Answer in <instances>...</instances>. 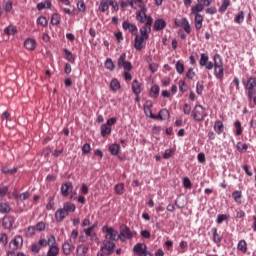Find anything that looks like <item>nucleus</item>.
<instances>
[{"mask_svg": "<svg viewBox=\"0 0 256 256\" xmlns=\"http://www.w3.org/2000/svg\"><path fill=\"white\" fill-rule=\"evenodd\" d=\"M213 69L214 75L216 79H220L222 81L223 77H225V68L223 67V58L219 54H215L213 57Z\"/></svg>", "mask_w": 256, "mask_h": 256, "instance_id": "1", "label": "nucleus"}, {"mask_svg": "<svg viewBox=\"0 0 256 256\" xmlns=\"http://www.w3.org/2000/svg\"><path fill=\"white\" fill-rule=\"evenodd\" d=\"M192 117L195 121L201 122L207 117V112H205V108L202 105H196L192 110Z\"/></svg>", "mask_w": 256, "mask_h": 256, "instance_id": "2", "label": "nucleus"}, {"mask_svg": "<svg viewBox=\"0 0 256 256\" xmlns=\"http://www.w3.org/2000/svg\"><path fill=\"white\" fill-rule=\"evenodd\" d=\"M102 231L103 233H106L105 239L108 241H119V239H121L119 232L113 229V227L104 226L102 228Z\"/></svg>", "mask_w": 256, "mask_h": 256, "instance_id": "3", "label": "nucleus"}, {"mask_svg": "<svg viewBox=\"0 0 256 256\" xmlns=\"http://www.w3.org/2000/svg\"><path fill=\"white\" fill-rule=\"evenodd\" d=\"M140 10L136 12V21L138 23H147L150 19H153L151 16H147V7L145 5H139Z\"/></svg>", "mask_w": 256, "mask_h": 256, "instance_id": "4", "label": "nucleus"}, {"mask_svg": "<svg viewBox=\"0 0 256 256\" xmlns=\"http://www.w3.org/2000/svg\"><path fill=\"white\" fill-rule=\"evenodd\" d=\"M127 54L122 53L118 58L117 67L118 69H124L125 71H131L133 69V65L131 62L127 61Z\"/></svg>", "mask_w": 256, "mask_h": 256, "instance_id": "5", "label": "nucleus"}, {"mask_svg": "<svg viewBox=\"0 0 256 256\" xmlns=\"http://www.w3.org/2000/svg\"><path fill=\"white\" fill-rule=\"evenodd\" d=\"M151 27H153V18H148V21L140 28V37L144 39H149V34L151 33Z\"/></svg>", "mask_w": 256, "mask_h": 256, "instance_id": "6", "label": "nucleus"}, {"mask_svg": "<svg viewBox=\"0 0 256 256\" xmlns=\"http://www.w3.org/2000/svg\"><path fill=\"white\" fill-rule=\"evenodd\" d=\"M120 241L125 242L126 239L131 240L133 239V232H131V229L129 226L122 224L120 226Z\"/></svg>", "mask_w": 256, "mask_h": 256, "instance_id": "7", "label": "nucleus"}, {"mask_svg": "<svg viewBox=\"0 0 256 256\" xmlns=\"http://www.w3.org/2000/svg\"><path fill=\"white\" fill-rule=\"evenodd\" d=\"M199 65L200 67H205L208 71H211L214 66L213 62L209 61V55L207 53H202L200 55Z\"/></svg>", "mask_w": 256, "mask_h": 256, "instance_id": "8", "label": "nucleus"}, {"mask_svg": "<svg viewBox=\"0 0 256 256\" xmlns=\"http://www.w3.org/2000/svg\"><path fill=\"white\" fill-rule=\"evenodd\" d=\"M174 23L176 27H182V29L185 31V33H191V25L189 24V21L187 18H182V19H175Z\"/></svg>", "mask_w": 256, "mask_h": 256, "instance_id": "9", "label": "nucleus"}, {"mask_svg": "<svg viewBox=\"0 0 256 256\" xmlns=\"http://www.w3.org/2000/svg\"><path fill=\"white\" fill-rule=\"evenodd\" d=\"M23 247V237L21 235H17L10 242V249L12 251H17V249H21Z\"/></svg>", "mask_w": 256, "mask_h": 256, "instance_id": "10", "label": "nucleus"}, {"mask_svg": "<svg viewBox=\"0 0 256 256\" xmlns=\"http://www.w3.org/2000/svg\"><path fill=\"white\" fill-rule=\"evenodd\" d=\"M74 249L75 245H73L72 240H67L62 244V251L65 256L71 255Z\"/></svg>", "mask_w": 256, "mask_h": 256, "instance_id": "11", "label": "nucleus"}, {"mask_svg": "<svg viewBox=\"0 0 256 256\" xmlns=\"http://www.w3.org/2000/svg\"><path fill=\"white\" fill-rule=\"evenodd\" d=\"M73 192V183L66 182L61 186V194L63 197H69V194Z\"/></svg>", "mask_w": 256, "mask_h": 256, "instance_id": "12", "label": "nucleus"}, {"mask_svg": "<svg viewBox=\"0 0 256 256\" xmlns=\"http://www.w3.org/2000/svg\"><path fill=\"white\" fill-rule=\"evenodd\" d=\"M103 247L101 248V251H107L106 255H111L113 251H115V243L111 242L110 240H104L103 241Z\"/></svg>", "mask_w": 256, "mask_h": 256, "instance_id": "13", "label": "nucleus"}, {"mask_svg": "<svg viewBox=\"0 0 256 256\" xmlns=\"http://www.w3.org/2000/svg\"><path fill=\"white\" fill-rule=\"evenodd\" d=\"M146 251H147V245L145 243H137L133 247V253L135 255L143 256V254H145Z\"/></svg>", "mask_w": 256, "mask_h": 256, "instance_id": "14", "label": "nucleus"}, {"mask_svg": "<svg viewBox=\"0 0 256 256\" xmlns=\"http://www.w3.org/2000/svg\"><path fill=\"white\" fill-rule=\"evenodd\" d=\"M145 41H147V39L136 34L135 40H134L135 49H137V51H141V49L145 47Z\"/></svg>", "mask_w": 256, "mask_h": 256, "instance_id": "15", "label": "nucleus"}, {"mask_svg": "<svg viewBox=\"0 0 256 256\" xmlns=\"http://www.w3.org/2000/svg\"><path fill=\"white\" fill-rule=\"evenodd\" d=\"M122 27L124 29V31H129L130 33H132V35H137V26L135 24H131L129 21H124L122 23Z\"/></svg>", "mask_w": 256, "mask_h": 256, "instance_id": "16", "label": "nucleus"}, {"mask_svg": "<svg viewBox=\"0 0 256 256\" xmlns=\"http://www.w3.org/2000/svg\"><path fill=\"white\" fill-rule=\"evenodd\" d=\"M69 214L67 213L66 210H64L63 208H60L58 209L56 212H55V220L58 222V223H61L64 221V219L66 217H68Z\"/></svg>", "mask_w": 256, "mask_h": 256, "instance_id": "17", "label": "nucleus"}, {"mask_svg": "<svg viewBox=\"0 0 256 256\" xmlns=\"http://www.w3.org/2000/svg\"><path fill=\"white\" fill-rule=\"evenodd\" d=\"M83 232L86 237L90 238V241H95L99 245V238H97V233L93 232V228H85Z\"/></svg>", "mask_w": 256, "mask_h": 256, "instance_id": "18", "label": "nucleus"}, {"mask_svg": "<svg viewBox=\"0 0 256 256\" xmlns=\"http://www.w3.org/2000/svg\"><path fill=\"white\" fill-rule=\"evenodd\" d=\"M167 27V22L164 19H156L154 22V31H163Z\"/></svg>", "mask_w": 256, "mask_h": 256, "instance_id": "19", "label": "nucleus"}, {"mask_svg": "<svg viewBox=\"0 0 256 256\" xmlns=\"http://www.w3.org/2000/svg\"><path fill=\"white\" fill-rule=\"evenodd\" d=\"M89 253V247L85 244H80L76 248V256H87Z\"/></svg>", "mask_w": 256, "mask_h": 256, "instance_id": "20", "label": "nucleus"}, {"mask_svg": "<svg viewBox=\"0 0 256 256\" xmlns=\"http://www.w3.org/2000/svg\"><path fill=\"white\" fill-rule=\"evenodd\" d=\"M132 91L134 95H141V83L139 80L135 79L132 82Z\"/></svg>", "mask_w": 256, "mask_h": 256, "instance_id": "21", "label": "nucleus"}, {"mask_svg": "<svg viewBox=\"0 0 256 256\" xmlns=\"http://www.w3.org/2000/svg\"><path fill=\"white\" fill-rule=\"evenodd\" d=\"M204 9L205 6L201 2H198V4L191 8V13L192 15H200L199 13L203 12Z\"/></svg>", "mask_w": 256, "mask_h": 256, "instance_id": "22", "label": "nucleus"}, {"mask_svg": "<svg viewBox=\"0 0 256 256\" xmlns=\"http://www.w3.org/2000/svg\"><path fill=\"white\" fill-rule=\"evenodd\" d=\"M75 209H77V207L75 206L74 203L66 202L63 205V210L66 211L68 215L69 213H75Z\"/></svg>", "mask_w": 256, "mask_h": 256, "instance_id": "23", "label": "nucleus"}, {"mask_svg": "<svg viewBox=\"0 0 256 256\" xmlns=\"http://www.w3.org/2000/svg\"><path fill=\"white\" fill-rule=\"evenodd\" d=\"M214 131L217 133V135H221L223 131H225V126L223 125V122L220 120H217L214 124Z\"/></svg>", "mask_w": 256, "mask_h": 256, "instance_id": "24", "label": "nucleus"}, {"mask_svg": "<svg viewBox=\"0 0 256 256\" xmlns=\"http://www.w3.org/2000/svg\"><path fill=\"white\" fill-rule=\"evenodd\" d=\"M36 42L34 39L28 38L24 42L25 49H28V51H33L35 49Z\"/></svg>", "mask_w": 256, "mask_h": 256, "instance_id": "25", "label": "nucleus"}, {"mask_svg": "<svg viewBox=\"0 0 256 256\" xmlns=\"http://www.w3.org/2000/svg\"><path fill=\"white\" fill-rule=\"evenodd\" d=\"M195 16V28L197 31L203 27V16L201 14H194Z\"/></svg>", "mask_w": 256, "mask_h": 256, "instance_id": "26", "label": "nucleus"}, {"mask_svg": "<svg viewBox=\"0 0 256 256\" xmlns=\"http://www.w3.org/2000/svg\"><path fill=\"white\" fill-rule=\"evenodd\" d=\"M230 6H231V0H222L221 6L218 9L219 13H225V11H227V8H229Z\"/></svg>", "mask_w": 256, "mask_h": 256, "instance_id": "27", "label": "nucleus"}, {"mask_svg": "<svg viewBox=\"0 0 256 256\" xmlns=\"http://www.w3.org/2000/svg\"><path fill=\"white\" fill-rule=\"evenodd\" d=\"M109 151L111 153V155H119V152L121 151V146L119 144H111L109 146Z\"/></svg>", "mask_w": 256, "mask_h": 256, "instance_id": "28", "label": "nucleus"}, {"mask_svg": "<svg viewBox=\"0 0 256 256\" xmlns=\"http://www.w3.org/2000/svg\"><path fill=\"white\" fill-rule=\"evenodd\" d=\"M111 126H107V124H103L101 126V135L102 137H107V135H111Z\"/></svg>", "mask_w": 256, "mask_h": 256, "instance_id": "29", "label": "nucleus"}, {"mask_svg": "<svg viewBox=\"0 0 256 256\" xmlns=\"http://www.w3.org/2000/svg\"><path fill=\"white\" fill-rule=\"evenodd\" d=\"M110 89L112 91H119V89H121V83H119V80L112 79L110 82Z\"/></svg>", "mask_w": 256, "mask_h": 256, "instance_id": "30", "label": "nucleus"}, {"mask_svg": "<svg viewBox=\"0 0 256 256\" xmlns=\"http://www.w3.org/2000/svg\"><path fill=\"white\" fill-rule=\"evenodd\" d=\"M59 255V247L55 245H50L49 250L47 252V256H57Z\"/></svg>", "mask_w": 256, "mask_h": 256, "instance_id": "31", "label": "nucleus"}, {"mask_svg": "<svg viewBox=\"0 0 256 256\" xmlns=\"http://www.w3.org/2000/svg\"><path fill=\"white\" fill-rule=\"evenodd\" d=\"M99 11H101V13L109 11V0H103L100 2Z\"/></svg>", "mask_w": 256, "mask_h": 256, "instance_id": "32", "label": "nucleus"}, {"mask_svg": "<svg viewBox=\"0 0 256 256\" xmlns=\"http://www.w3.org/2000/svg\"><path fill=\"white\" fill-rule=\"evenodd\" d=\"M234 127L236 129V132H235V135L237 137L243 135V127L241 126V121L237 120L235 123H234Z\"/></svg>", "mask_w": 256, "mask_h": 256, "instance_id": "33", "label": "nucleus"}, {"mask_svg": "<svg viewBox=\"0 0 256 256\" xmlns=\"http://www.w3.org/2000/svg\"><path fill=\"white\" fill-rule=\"evenodd\" d=\"M255 87H256V79L253 77H250L247 83L245 84V89L246 90L255 89Z\"/></svg>", "mask_w": 256, "mask_h": 256, "instance_id": "34", "label": "nucleus"}, {"mask_svg": "<svg viewBox=\"0 0 256 256\" xmlns=\"http://www.w3.org/2000/svg\"><path fill=\"white\" fill-rule=\"evenodd\" d=\"M11 206L7 202L0 203V213H10Z\"/></svg>", "mask_w": 256, "mask_h": 256, "instance_id": "35", "label": "nucleus"}, {"mask_svg": "<svg viewBox=\"0 0 256 256\" xmlns=\"http://www.w3.org/2000/svg\"><path fill=\"white\" fill-rule=\"evenodd\" d=\"M211 233L213 234V241L214 243H221L223 238L217 233V228H212Z\"/></svg>", "mask_w": 256, "mask_h": 256, "instance_id": "36", "label": "nucleus"}, {"mask_svg": "<svg viewBox=\"0 0 256 256\" xmlns=\"http://www.w3.org/2000/svg\"><path fill=\"white\" fill-rule=\"evenodd\" d=\"M116 195H123L125 193V184L119 183L114 187Z\"/></svg>", "mask_w": 256, "mask_h": 256, "instance_id": "37", "label": "nucleus"}, {"mask_svg": "<svg viewBox=\"0 0 256 256\" xmlns=\"http://www.w3.org/2000/svg\"><path fill=\"white\" fill-rule=\"evenodd\" d=\"M232 197L235 201V203H238V205H241V198L243 197V194L241 193V191H234L232 193Z\"/></svg>", "mask_w": 256, "mask_h": 256, "instance_id": "38", "label": "nucleus"}, {"mask_svg": "<svg viewBox=\"0 0 256 256\" xmlns=\"http://www.w3.org/2000/svg\"><path fill=\"white\" fill-rule=\"evenodd\" d=\"M175 69L179 75H183V73H185V64H183L181 61H178L175 65Z\"/></svg>", "mask_w": 256, "mask_h": 256, "instance_id": "39", "label": "nucleus"}, {"mask_svg": "<svg viewBox=\"0 0 256 256\" xmlns=\"http://www.w3.org/2000/svg\"><path fill=\"white\" fill-rule=\"evenodd\" d=\"M159 91L160 89L158 85L152 86L150 90V97L157 99V97L159 96Z\"/></svg>", "mask_w": 256, "mask_h": 256, "instance_id": "40", "label": "nucleus"}, {"mask_svg": "<svg viewBox=\"0 0 256 256\" xmlns=\"http://www.w3.org/2000/svg\"><path fill=\"white\" fill-rule=\"evenodd\" d=\"M104 65L108 71H115V63H113L111 58H107Z\"/></svg>", "mask_w": 256, "mask_h": 256, "instance_id": "41", "label": "nucleus"}, {"mask_svg": "<svg viewBox=\"0 0 256 256\" xmlns=\"http://www.w3.org/2000/svg\"><path fill=\"white\" fill-rule=\"evenodd\" d=\"M238 251L245 253L247 251V241L241 240L237 246Z\"/></svg>", "mask_w": 256, "mask_h": 256, "instance_id": "42", "label": "nucleus"}, {"mask_svg": "<svg viewBox=\"0 0 256 256\" xmlns=\"http://www.w3.org/2000/svg\"><path fill=\"white\" fill-rule=\"evenodd\" d=\"M178 85L181 93H187V90L189 89V87L187 86V83L185 82V80H179Z\"/></svg>", "mask_w": 256, "mask_h": 256, "instance_id": "43", "label": "nucleus"}, {"mask_svg": "<svg viewBox=\"0 0 256 256\" xmlns=\"http://www.w3.org/2000/svg\"><path fill=\"white\" fill-rule=\"evenodd\" d=\"M64 53L67 61H69L70 63L75 62V56L73 55V53H71V51H69L68 49H64Z\"/></svg>", "mask_w": 256, "mask_h": 256, "instance_id": "44", "label": "nucleus"}, {"mask_svg": "<svg viewBox=\"0 0 256 256\" xmlns=\"http://www.w3.org/2000/svg\"><path fill=\"white\" fill-rule=\"evenodd\" d=\"M36 228L35 226H29L25 231V237H33L35 235Z\"/></svg>", "mask_w": 256, "mask_h": 256, "instance_id": "45", "label": "nucleus"}, {"mask_svg": "<svg viewBox=\"0 0 256 256\" xmlns=\"http://www.w3.org/2000/svg\"><path fill=\"white\" fill-rule=\"evenodd\" d=\"M59 23H61V16H59L57 13H54L51 17V24L59 25Z\"/></svg>", "mask_w": 256, "mask_h": 256, "instance_id": "46", "label": "nucleus"}, {"mask_svg": "<svg viewBox=\"0 0 256 256\" xmlns=\"http://www.w3.org/2000/svg\"><path fill=\"white\" fill-rule=\"evenodd\" d=\"M7 243H9L7 234L0 233V244H2L3 247H7Z\"/></svg>", "mask_w": 256, "mask_h": 256, "instance_id": "47", "label": "nucleus"}, {"mask_svg": "<svg viewBox=\"0 0 256 256\" xmlns=\"http://www.w3.org/2000/svg\"><path fill=\"white\" fill-rule=\"evenodd\" d=\"M244 20H245V14L243 13V11H240V12L236 15V17H235V19H234L235 23H238V24L243 23Z\"/></svg>", "mask_w": 256, "mask_h": 256, "instance_id": "48", "label": "nucleus"}, {"mask_svg": "<svg viewBox=\"0 0 256 256\" xmlns=\"http://www.w3.org/2000/svg\"><path fill=\"white\" fill-rule=\"evenodd\" d=\"M227 219H229V214H219L217 216L216 223H218V225H221V223H223V221H227Z\"/></svg>", "mask_w": 256, "mask_h": 256, "instance_id": "49", "label": "nucleus"}, {"mask_svg": "<svg viewBox=\"0 0 256 256\" xmlns=\"http://www.w3.org/2000/svg\"><path fill=\"white\" fill-rule=\"evenodd\" d=\"M9 193V187L2 186L0 187V199H3Z\"/></svg>", "mask_w": 256, "mask_h": 256, "instance_id": "50", "label": "nucleus"}, {"mask_svg": "<svg viewBox=\"0 0 256 256\" xmlns=\"http://www.w3.org/2000/svg\"><path fill=\"white\" fill-rule=\"evenodd\" d=\"M4 33H6V35H15V33H17V29L13 26H8L5 28Z\"/></svg>", "mask_w": 256, "mask_h": 256, "instance_id": "51", "label": "nucleus"}, {"mask_svg": "<svg viewBox=\"0 0 256 256\" xmlns=\"http://www.w3.org/2000/svg\"><path fill=\"white\" fill-rule=\"evenodd\" d=\"M37 24L38 25H42V27H47L48 25V21L47 18H45V16H41L37 19Z\"/></svg>", "mask_w": 256, "mask_h": 256, "instance_id": "52", "label": "nucleus"}, {"mask_svg": "<svg viewBox=\"0 0 256 256\" xmlns=\"http://www.w3.org/2000/svg\"><path fill=\"white\" fill-rule=\"evenodd\" d=\"M237 149L240 153H243V152L247 151V149H249V146L247 144H243V143L239 142L237 144Z\"/></svg>", "mask_w": 256, "mask_h": 256, "instance_id": "53", "label": "nucleus"}, {"mask_svg": "<svg viewBox=\"0 0 256 256\" xmlns=\"http://www.w3.org/2000/svg\"><path fill=\"white\" fill-rule=\"evenodd\" d=\"M77 237H79V230L78 229H74V230H72V232L70 234L69 241H77Z\"/></svg>", "mask_w": 256, "mask_h": 256, "instance_id": "54", "label": "nucleus"}, {"mask_svg": "<svg viewBox=\"0 0 256 256\" xmlns=\"http://www.w3.org/2000/svg\"><path fill=\"white\" fill-rule=\"evenodd\" d=\"M82 153H83V155H88V153H91V145L89 143H85L83 145Z\"/></svg>", "mask_w": 256, "mask_h": 256, "instance_id": "55", "label": "nucleus"}, {"mask_svg": "<svg viewBox=\"0 0 256 256\" xmlns=\"http://www.w3.org/2000/svg\"><path fill=\"white\" fill-rule=\"evenodd\" d=\"M29 197H31V194L29 192H23L22 194H19L18 199L20 201H27V199H29Z\"/></svg>", "mask_w": 256, "mask_h": 256, "instance_id": "56", "label": "nucleus"}, {"mask_svg": "<svg viewBox=\"0 0 256 256\" xmlns=\"http://www.w3.org/2000/svg\"><path fill=\"white\" fill-rule=\"evenodd\" d=\"M36 231H45L46 229V225H45V222L41 221V222H38L36 224V227H35Z\"/></svg>", "mask_w": 256, "mask_h": 256, "instance_id": "57", "label": "nucleus"}, {"mask_svg": "<svg viewBox=\"0 0 256 256\" xmlns=\"http://www.w3.org/2000/svg\"><path fill=\"white\" fill-rule=\"evenodd\" d=\"M246 91H247L248 100L253 101V97H255V94H256L255 88L254 89H249V90H246Z\"/></svg>", "mask_w": 256, "mask_h": 256, "instance_id": "58", "label": "nucleus"}, {"mask_svg": "<svg viewBox=\"0 0 256 256\" xmlns=\"http://www.w3.org/2000/svg\"><path fill=\"white\" fill-rule=\"evenodd\" d=\"M19 199V191H17V189H14V191L10 194L8 192V199Z\"/></svg>", "mask_w": 256, "mask_h": 256, "instance_id": "59", "label": "nucleus"}, {"mask_svg": "<svg viewBox=\"0 0 256 256\" xmlns=\"http://www.w3.org/2000/svg\"><path fill=\"white\" fill-rule=\"evenodd\" d=\"M77 8H78V11H80V13H85V9H86L85 2L79 1L77 3Z\"/></svg>", "mask_w": 256, "mask_h": 256, "instance_id": "60", "label": "nucleus"}, {"mask_svg": "<svg viewBox=\"0 0 256 256\" xmlns=\"http://www.w3.org/2000/svg\"><path fill=\"white\" fill-rule=\"evenodd\" d=\"M183 187L185 189H191V180L189 179V177H185L183 179Z\"/></svg>", "mask_w": 256, "mask_h": 256, "instance_id": "61", "label": "nucleus"}, {"mask_svg": "<svg viewBox=\"0 0 256 256\" xmlns=\"http://www.w3.org/2000/svg\"><path fill=\"white\" fill-rule=\"evenodd\" d=\"M160 115L162 116V121L169 119V111L167 109L160 110Z\"/></svg>", "mask_w": 256, "mask_h": 256, "instance_id": "62", "label": "nucleus"}, {"mask_svg": "<svg viewBox=\"0 0 256 256\" xmlns=\"http://www.w3.org/2000/svg\"><path fill=\"white\" fill-rule=\"evenodd\" d=\"M187 79H195V71H193V68H189L186 73Z\"/></svg>", "mask_w": 256, "mask_h": 256, "instance_id": "63", "label": "nucleus"}, {"mask_svg": "<svg viewBox=\"0 0 256 256\" xmlns=\"http://www.w3.org/2000/svg\"><path fill=\"white\" fill-rule=\"evenodd\" d=\"M143 109L146 117H150V119L155 118V115L153 114V111L151 110V108H143Z\"/></svg>", "mask_w": 256, "mask_h": 256, "instance_id": "64", "label": "nucleus"}]
</instances>
